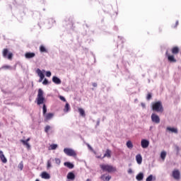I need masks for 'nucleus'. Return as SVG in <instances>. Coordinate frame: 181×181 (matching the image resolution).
Segmentation results:
<instances>
[{"mask_svg":"<svg viewBox=\"0 0 181 181\" xmlns=\"http://www.w3.org/2000/svg\"><path fill=\"white\" fill-rule=\"evenodd\" d=\"M136 179L138 181H142L144 180V173H140L136 176Z\"/></svg>","mask_w":181,"mask_h":181,"instance_id":"21","label":"nucleus"},{"mask_svg":"<svg viewBox=\"0 0 181 181\" xmlns=\"http://www.w3.org/2000/svg\"><path fill=\"white\" fill-rule=\"evenodd\" d=\"M47 168L49 169V168H52V162L50 160L47 161Z\"/></svg>","mask_w":181,"mask_h":181,"instance_id":"38","label":"nucleus"},{"mask_svg":"<svg viewBox=\"0 0 181 181\" xmlns=\"http://www.w3.org/2000/svg\"><path fill=\"white\" fill-rule=\"evenodd\" d=\"M141 107H143V108H145V103H141Z\"/></svg>","mask_w":181,"mask_h":181,"instance_id":"47","label":"nucleus"},{"mask_svg":"<svg viewBox=\"0 0 181 181\" xmlns=\"http://www.w3.org/2000/svg\"><path fill=\"white\" fill-rule=\"evenodd\" d=\"M151 121L155 122V124H159V116L155 113H153L151 115Z\"/></svg>","mask_w":181,"mask_h":181,"instance_id":"8","label":"nucleus"},{"mask_svg":"<svg viewBox=\"0 0 181 181\" xmlns=\"http://www.w3.org/2000/svg\"><path fill=\"white\" fill-rule=\"evenodd\" d=\"M168 60H169V62H171L172 63H176V60L175 59V57L173 55H169Z\"/></svg>","mask_w":181,"mask_h":181,"instance_id":"27","label":"nucleus"},{"mask_svg":"<svg viewBox=\"0 0 181 181\" xmlns=\"http://www.w3.org/2000/svg\"><path fill=\"white\" fill-rule=\"evenodd\" d=\"M36 100H37V105H40L43 104V103H45V97L43 96V90L41 88H40L38 90V93L37 95Z\"/></svg>","mask_w":181,"mask_h":181,"instance_id":"2","label":"nucleus"},{"mask_svg":"<svg viewBox=\"0 0 181 181\" xmlns=\"http://www.w3.org/2000/svg\"><path fill=\"white\" fill-rule=\"evenodd\" d=\"M20 142H21V144H23V145L26 146L27 149H30V144H29V143L25 141V140H23V139L20 140Z\"/></svg>","mask_w":181,"mask_h":181,"instance_id":"23","label":"nucleus"},{"mask_svg":"<svg viewBox=\"0 0 181 181\" xmlns=\"http://www.w3.org/2000/svg\"><path fill=\"white\" fill-rule=\"evenodd\" d=\"M8 49H3V57L5 58H8V60H12V58L13 57V54L12 52L8 53Z\"/></svg>","mask_w":181,"mask_h":181,"instance_id":"4","label":"nucleus"},{"mask_svg":"<svg viewBox=\"0 0 181 181\" xmlns=\"http://www.w3.org/2000/svg\"><path fill=\"white\" fill-rule=\"evenodd\" d=\"M136 160L139 165H141V163H142V156H141V154H137L136 156Z\"/></svg>","mask_w":181,"mask_h":181,"instance_id":"18","label":"nucleus"},{"mask_svg":"<svg viewBox=\"0 0 181 181\" xmlns=\"http://www.w3.org/2000/svg\"><path fill=\"white\" fill-rule=\"evenodd\" d=\"M98 159L101 158V156H98Z\"/></svg>","mask_w":181,"mask_h":181,"instance_id":"50","label":"nucleus"},{"mask_svg":"<svg viewBox=\"0 0 181 181\" xmlns=\"http://www.w3.org/2000/svg\"><path fill=\"white\" fill-rule=\"evenodd\" d=\"M69 110H70V105L69 103H66L64 109V112H69Z\"/></svg>","mask_w":181,"mask_h":181,"instance_id":"29","label":"nucleus"},{"mask_svg":"<svg viewBox=\"0 0 181 181\" xmlns=\"http://www.w3.org/2000/svg\"><path fill=\"white\" fill-rule=\"evenodd\" d=\"M52 81L54 84H62V80H60L57 76H53Z\"/></svg>","mask_w":181,"mask_h":181,"instance_id":"16","label":"nucleus"},{"mask_svg":"<svg viewBox=\"0 0 181 181\" xmlns=\"http://www.w3.org/2000/svg\"><path fill=\"white\" fill-rule=\"evenodd\" d=\"M152 109H153V111H156L157 112H158V111H159V102H156V103H153Z\"/></svg>","mask_w":181,"mask_h":181,"instance_id":"15","label":"nucleus"},{"mask_svg":"<svg viewBox=\"0 0 181 181\" xmlns=\"http://www.w3.org/2000/svg\"><path fill=\"white\" fill-rule=\"evenodd\" d=\"M177 25H179V21H177L175 23V25L174 26V28H176L177 26Z\"/></svg>","mask_w":181,"mask_h":181,"instance_id":"44","label":"nucleus"},{"mask_svg":"<svg viewBox=\"0 0 181 181\" xmlns=\"http://www.w3.org/2000/svg\"><path fill=\"white\" fill-rule=\"evenodd\" d=\"M29 141H30V137L28 138L26 140H25V142L29 143Z\"/></svg>","mask_w":181,"mask_h":181,"instance_id":"45","label":"nucleus"},{"mask_svg":"<svg viewBox=\"0 0 181 181\" xmlns=\"http://www.w3.org/2000/svg\"><path fill=\"white\" fill-rule=\"evenodd\" d=\"M112 153V152L111 151V150L107 149L104 156L101 158V159H104V158H111Z\"/></svg>","mask_w":181,"mask_h":181,"instance_id":"12","label":"nucleus"},{"mask_svg":"<svg viewBox=\"0 0 181 181\" xmlns=\"http://www.w3.org/2000/svg\"><path fill=\"white\" fill-rule=\"evenodd\" d=\"M172 52L173 54H177L179 53V48L177 47L173 48Z\"/></svg>","mask_w":181,"mask_h":181,"instance_id":"31","label":"nucleus"},{"mask_svg":"<svg viewBox=\"0 0 181 181\" xmlns=\"http://www.w3.org/2000/svg\"><path fill=\"white\" fill-rule=\"evenodd\" d=\"M0 159L3 163H6V162H8L6 157H5V155L4 154V151L1 150H0Z\"/></svg>","mask_w":181,"mask_h":181,"instance_id":"9","label":"nucleus"},{"mask_svg":"<svg viewBox=\"0 0 181 181\" xmlns=\"http://www.w3.org/2000/svg\"><path fill=\"white\" fill-rule=\"evenodd\" d=\"M41 177L42 179H50V175L46 172H42L41 174Z\"/></svg>","mask_w":181,"mask_h":181,"instance_id":"19","label":"nucleus"},{"mask_svg":"<svg viewBox=\"0 0 181 181\" xmlns=\"http://www.w3.org/2000/svg\"><path fill=\"white\" fill-rule=\"evenodd\" d=\"M101 180L103 181H110L111 180V176L110 175H107V174H103L100 176Z\"/></svg>","mask_w":181,"mask_h":181,"instance_id":"13","label":"nucleus"},{"mask_svg":"<svg viewBox=\"0 0 181 181\" xmlns=\"http://www.w3.org/2000/svg\"><path fill=\"white\" fill-rule=\"evenodd\" d=\"M64 166H66L69 169H73L74 168V165L70 162H65L64 163Z\"/></svg>","mask_w":181,"mask_h":181,"instance_id":"20","label":"nucleus"},{"mask_svg":"<svg viewBox=\"0 0 181 181\" xmlns=\"http://www.w3.org/2000/svg\"><path fill=\"white\" fill-rule=\"evenodd\" d=\"M36 56V54L35 52H26L25 54V59H33Z\"/></svg>","mask_w":181,"mask_h":181,"instance_id":"11","label":"nucleus"},{"mask_svg":"<svg viewBox=\"0 0 181 181\" xmlns=\"http://www.w3.org/2000/svg\"><path fill=\"white\" fill-rule=\"evenodd\" d=\"M78 111L81 117H86V112L83 108H78Z\"/></svg>","mask_w":181,"mask_h":181,"instance_id":"26","label":"nucleus"},{"mask_svg":"<svg viewBox=\"0 0 181 181\" xmlns=\"http://www.w3.org/2000/svg\"><path fill=\"white\" fill-rule=\"evenodd\" d=\"M43 117L45 118V121L47 122V121H50V119L54 117V113L49 112L45 114Z\"/></svg>","mask_w":181,"mask_h":181,"instance_id":"5","label":"nucleus"},{"mask_svg":"<svg viewBox=\"0 0 181 181\" xmlns=\"http://www.w3.org/2000/svg\"><path fill=\"white\" fill-rule=\"evenodd\" d=\"M126 145L129 149H132V148H134V144L131 141H127Z\"/></svg>","mask_w":181,"mask_h":181,"instance_id":"25","label":"nucleus"},{"mask_svg":"<svg viewBox=\"0 0 181 181\" xmlns=\"http://www.w3.org/2000/svg\"><path fill=\"white\" fill-rule=\"evenodd\" d=\"M36 72L40 78H45V74L42 73V71L40 69H37Z\"/></svg>","mask_w":181,"mask_h":181,"instance_id":"22","label":"nucleus"},{"mask_svg":"<svg viewBox=\"0 0 181 181\" xmlns=\"http://www.w3.org/2000/svg\"><path fill=\"white\" fill-rule=\"evenodd\" d=\"M175 151H176L177 155H179V151H180V148L177 146V145L175 146Z\"/></svg>","mask_w":181,"mask_h":181,"instance_id":"36","label":"nucleus"},{"mask_svg":"<svg viewBox=\"0 0 181 181\" xmlns=\"http://www.w3.org/2000/svg\"><path fill=\"white\" fill-rule=\"evenodd\" d=\"M166 155H168L166 151H161L160 155V158L161 160H160V162H165V159H166Z\"/></svg>","mask_w":181,"mask_h":181,"instance_id":"10","label":"nucleus"},{"mask_svg":"<svg viewBox=\"0 0 181 181\" xmlns=\"http://www.w3.org/2000/svg\"><path fill=\"white\" fill-rule=\"evenodd\" d=\"M100 168L103 172H107V173H112V172H117V168L115 167L108 164H100Z\"/></svg>","mask_w":181,"mask_h":181,"instance_id":"1","label":"nucleus"},{"mask_svg":"<svg viewBox=\"0 0 181 181\" xmlns=\"http://www.w3.org/2000/svg\"><path fill=\"white\" fill-rule=\"evenodd\" d=\"M40 52L41 53H47V49L44 45H40Z\"/></svg>","mask_w":181,"mask_h":181,"instance_id":"24","label":"nucleus"},{"mask_svg":"<svg viewBox=\"0 0 181 181\" xmlns=\"http://www.w3.org/2000/svg\"><path fill=\"white\" fill-rule=\"evenodd\" d=\"M86 181H91V179H87Z\"/></svg>","mask_w":181,"mask_h":181,"instance_id":"49","label":"nucleus"},{"mask_svg":"<svg viewBox=\"0 0 181 181\" xmlns=\"http://www.w3.org/2000/svg\"><path fill=\"white\" fill-rule=\"evenodd\" d=\"M66 177L69 180H74L76 175L72 172H70L67 174Z\"/></svg>","mask_w":181,"mask_h":181,"instance_id":"14","label":"nucleus"},{"mask_svg":"<svg viewBox=\"0 0 181 181\" xmlns=\"http://www.w3.org/2000/svg\"><path fill=\"white\" fill-rule=\"evenodd\" d=\"M42 84H44V86H46L47 84H49V81H47V79H45L42 82Z\"/></svg>","mask_w":181,"mask_h":181,"instance_id":"40","label":"nucleus"},{"mask_svg":"<svg viewBox=\"0 0 181 181\" xmlns=\"http://www.w3.org/2000/svg\"><path fill=\"white\" fill-rule=\"evenodd\" d=\"M167 131H169V132H172L173 134H177L178 132L177 128L175 127H167Z\"/></svg>","mask_w":181,"mask_h":181,"instance_id":"17","label":"nucleus"},{"mask_svg":"<svg viewBox=\"0 0 181 181\" xmlns=\"http://www.w3.org/2000/svg\"><path fill=\"white\" fill-rule=\"evenodd\" d=\"M59 99H60L62 101H64V103H66V98H65V97L60 95V96H59Z\"/></svg>","mask_w":181,"mask_h":181,"instance_id":"39","label":"nucleus"},{"mask_svg":"<svg viewBox=\"0 0 181 181\" xmlns=\"http://www.w3.org/2000/svg\"><path fill=\"white\" fill-rule=\"evenodd\" d=\"M152 180H156V177H153V175H150L146 179V181H152Z\"/></svg>","mask_w":181,"mask_h":181,"instance_id":"28","label":"nucleus"},{"mask_svg":"<svg viewBox=\"0 0 181 181\" xmlns=\"http://www.w3.org/2000/svg\"><path fill=\"white\" fill-rule=\"evenodd\" d=\"M173 177L175 180H179V179H180V172L179 170H175L173 171Z\"/></svg>","mask_w":181,"mask_h":181,"instance_id":"6","label":"nucleus"},{"mask_svg":"<svg viewBox=\"0 0 181 181\" xmlns=\"http://www.w3.org/2000/svg\"><path fill=\"white\" fill-rule=\"evenodd\" d=\"M21 169H23V165H22Z\"/></svg>","mask_w":181,"mask_h":181,"instance_id":"51","label":"nucleus"},{"mask_svg":"<svg viewBox=\"0 0 181 181\" xmlns=\"http://www.w3.org/2000/svg\"><path fill=\"white\" fill-rule=\"evenodd\" d=\"M92 86H93V87H97V83H93L92 84Z\"/></svg>","mask_w":181,"mask_h":181,"instance_id":"46","label":"nucleus"},{"mask_svg":"<svg viewBox=\"0 0 181 181\" xmlns=\"http://www.w3.org/2000/svg\"><path fill=\"white\" fill-rule=\"evenodd\" d=\"M50 148L52 151H54V149H57V144H51Z\"/></svg>","mask_w":181,"mask_h":181,"instance_id":"34","label":"nucleus"},{"mask_svg":"<svg viewBox=\"0 0 181 181\" xmlns=\"http://www.w3.org/2000/svg\"><path fill=\"white\" fill-rule=\"evenodd\" d=\"M141 145L144 149H146V148H148V146H149V141H148L146 139H142L141 141Z\"/></svg>","mask_w":181,"mask_h":181,"instance_id":"7","label":"nucleus"},{"mask_svg":"<svg viewBox=\"0 0 181 181\" xmlns=\"http://www.w3.org/2000/svg\"><path fill=\"white\" fill-rule=\"evenodd\" d=\"M151 99H152V93H148L147 94V95H146V100H147L148 101H149V100H151Z\"/></svg>","mask_w":181,"mask_h":181,"instance_id":"33","label":"nucleus"},{"mask_svg":"<svg viewBox=\"0 0 181 181\" xmlns=\"http://www.w3.org/2000/svg\"><path fill=\"white\" fill-rule=\"evenodd\" d=\"M55 163H57V165H60V163H62V160H60L59 158H56Z\"/></svg>","mask_w":181,"mask_h":181,"instance_id":"37","label":"nucleus"},{"mask_svg":"<svg viewBox=\"0 0 181 181\" xmlns=\"http://www.w3.org/2000/svg\"><path fill=\"white\" fill-rule=\"evenodd\" d=\"M41 81H43V78H40L39 82L41 83Z\"/></svg>","mask_w":181,"mask_h":181,"instance_id":"48","label":"nucleus"},{"mask_svg":"<svg viewBox=\"0 0 181 181\" xmlns=\"http://www.w3.org/2000/svg\"><path fill=\"white\" fill-rule=\"evenodd\" d=\"M52 129V127L49 125H47L45 127V132H46V134H49V131H50V129Z\"/></svg>","mask_w":181,"mask_h":181,"instance_id":"32","label":"nucleus"},{"mask_svg":"<svg viewBox=\"0 0 181 181\" xmlns=\"http://www.w3.org/2000/svg\"><path fill=\"white\" fill-rule=\"evenodd\" d=\"M46 112H47V108L46 107V105L44 104L43 107H42V114H43V116L46 115V114H47Z\"/></svg>","mask_w":181,"mask_h":181,"instance_id":"30","label":"nucleus"},{"mask_svg":"<svg viewBox=\"0 0 181 181\" xmlns=\"http://www.w3.org/2000/svg\"><path fill=\"white\" fill-rule=\"evenodd\" d=\"M52 76V72H50V71H47L46 72V76L47 77H50Z\"/></svg>","mask_w":181,"mask_h":181,"instance_id":"41","label":"nucleus"},{"mask_svg":"<svg viewBox=\"0 0 181 181\" xmlns=\"http://www.w3.org/2000/svg\"><path fill=\"white\" fill-rule=\"evenodd\" d=\"M159 112H163V107L160 103H159Z\"/></svg>","mask_w":181,"mask_h":181,"instance_id":"35","label":"nucleus"},{"mask_svg":"<svg viewBox=\"0 0 181 181\" xmlns=\"http://www.w3.org/2000/svg\"><path fill=\"white\" fill-rule=\"evenodd\" d=\"M64 153L67 155V156H74V158H76L77 156V153L76 151L71 148H65L64 149Z\"/></svg>","mask_w":181,"mask_h":181,"instance_id":"3","label":"nucleus"},{"mask_svg":"<svg viewBox=\"0 0 181 181\" xmlns=\"http://www.w3.org/2000/svg\"><path fill=\"white\" fill-rule=\"evenodd\" d=\"M132 173H133L132 169L129 168V169L128 170V173H129V175H131Z\"/></svg>","mask_w":181,"mask_h":181,"instance_id":"42","label":"nucleus"},{"mask_svg":"<svg viewBox=\"0 0 181 181\" xmlns=\"http://www.w3.org/2000/svg\"><path fill=\"white\" fill-rule=\"evenodd\" d=\"M3 69H11V66L6 65V66H3Z\"/></svg>","mask_w":181,"mask_h":181,"instance_id":"43","label":"nucleus"}]
</instances>
